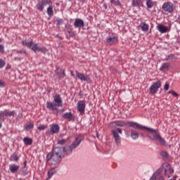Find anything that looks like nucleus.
<instances>
[{"label":"nucleus","mask_w":180,"mask_h":180,"mask_svg":"<svg viewBox=\"0 0 180 180\" xmlns=\"http://www.w3.org/2000/svg\"><path fill=\"white\" fill-rule=\"evenodd\" d=\"M112 124L113 126H118L119 127H124V126H127L128 127H133V129H136L137 130H143V129H146V130L150 131V133L148 134V136L150 137V139H151L152 140H156V141H158L159 143H160V144L165 146V147H171V146L167 144L165 139L161 137V136L160 135V131H158V130L144 127L134 122H124L120 121H115L112 122Z\"/></svg>","instance_id":"f257e3e1"},{"label":"nucleus","mask_w":180,"mask_h":180,"mask_svg":"<svg viewBox=\"0 0 180 180\" xmlns=\"http://www.w3.org/2000/svg\"><path fill=\"white\" fill-rule=\"evenodd\" d=\"M64 148L56 147L53 149V154L49 153L46 156L48 164L50 165H57L61 162V159L64 158Z\"/></svg>","instance_id":"f03ea898"},{"label":"nucleus","mask_w":180,"mask_h":180,"mask_svg":"<svg viewBox=\"0 0 180 180\" xmlns=\"http://www.w3.org/2000/svg\"><path fill=\"white\" fill-rule=\"evenodd\" d=\"M53 102H46V108L50 110H57V108L63 106V98L60 95L54 96Z\"/></svg>","instance_id":"7ed1b4c3"},{"label":"nucleus","mask_w":180,"mask_h":180,"mask_svg":"<svg viewBox=\"0 0 180 180\" xmlns=\"http://www.w3.org/2000/svg\"><path fill=\"white\" fill-rule=\"evenodd\" d=\"M112 133L116 146H117V147H120L122 144V139L120 138V134H122V129L117 128L115 129H112Z\"/></svg>","instance_id":"20e7f679"},{"label":"nucleus","mask_w":180,"mask_h":180,"mask_svg":"<svg viewBox=\"0 0 180 180\" xmlns=\"http://www.w3.org/2000/svg\"><path fill=\"white\" fill-rule=\"evenodd\" d=\"M22 44L28 47V49H31V50H32V51H34V53H36V51H43V49L39 47V45L37 44L33 43V41L25 40L22 41Z\"/></svg>","instance_id":"39448f33"},{"label":"nucleus","mask_w":180,"mask_h":180,"mask_svg":"<svg viewBox=\"0 0 180 180\" xmlns=\"http://www.w3.org/2000/svg\"><path fill=\"white\" fill-rule=\"evenodd\" d=\"M15 115V111H9L8 110H5L4 111L0 112V120H5L8 117V116H13Z\"/></svg>","instance_id":"423d86ee"},{"label":"nucleus","mask_w":180,"mask_h":180,"mask_svg":"<svg viewBox=\"0 0 180 180\" xmlns=\"http://www.w3.org/2000/svg\"><path fill=\"white\" fill-rule=\"evenodd\" d=\"M162 9L165 12H168L169 13H171V12H174V4L169 1L165 3L162 5Z\"/></svg>","instance_id":"0eeeda50"},{"label":"nucleus","mask_w":180,"mask_h":180,"mask_svg":"<svg viewBox=\"0 0 180 180\" xmlns=\"http://www.w3.org/2000/svg\"><path fill=\"white\" fill-rule=\"evenodd\" d=\"M86 106V104H85L84 101H79L77 104V108L78 112H79V113H81V114L85 113Z\"/></svg>","instance_id":"6e6552de"},{"label":"nucleus","mask_w":180,"mask_h":180,"mask_svg":"<svg viewBox=\"0 0 180 180\" xmlns=\"http://www.w3.org/2000/svg\"><path fill=\"white\" fill-rule=\"evenodd\" d=\"M160 88H161V82L158 81L150 87V94H156Z\"/></svg>","instance_id":"1a4fd4ad"},{"label":"nucleus","mask_w":180,"mask_h":180,"mask_svg":"<svg viewBox=\"0 0 180 180\" xmlns=\"http://www.w3.org/2000/svg\"><path fill=\"white\" fill-rule=\"evenodd\" d=\"M76 77L79 79L80 81L84 82L86 81V82H89V76L85 75L84 73L78 72L77 71L75 72Z\"/></svg>","instance_id":"9d476101"},{"label":"nucleus","mask_w":180,"mask_h":180,"mask_svg":"<svg viewBox=\"0 0 180 180\" xmlns=\"http://www.w3.org/2000/svg\"><path fill=\"white\" fill-rule=\"evenodd\" d=\"M172 174H174V170L171 169V166L166 165L165 167V176L169 178Z\"/></svg>","instance_id":"9b49d317"},{"label":"nucleus","mask_w":180,"mask_h":180,"mask_svg":"<svg viewBox=\"0 0 180 180\" xmlns=\"http://www.w3.org/2000/svg\"><path fill=\"white\" fill-rule=\"evenodd\" d=\"M60 131V126L58 124H51L50 126V133L51 134H57Z\"/></svg>","instance_id":"f8f14e48"},{"label":"nucleus","mask_w":180,"mask_h":180,"mask_svg":"<svg viewBox=\"0 0 180 180\" xmlns=\"http://www.w3.org/2000/svg\"><path fill=\"white\" fill-rule=\"evenodd\" d=\"M81 141H82V138L81 136L77 137L75 140V141L72 142V143L70 145L73 150H75L79 144H81Z\"/></svg>","instance_id":"ddd939ff"},{"label":"nucleus","mask_w":180,"mask_h":180,"mask_svg":"<svg viewBox=\"0 0 180 180\" xmlns=\"http://www.w3.org/2000/svg\"><path fill=\"white\" fill-rule=\"evenodd\" d=\"M74 26L75 27H79L81 29V27H84V26H85V22H84V20L79 18H76L74 22Z\"/></svg>","instance_id":"4468645a"},{"label":"nucleus","mask_w":180,"mask_h":180,"mask_svg":"<svg viewBox=\"0 0 180 180\" xmlns=\"http://www.w3.org/2000/svg\"><path fill=\"white\" fill-rule=\"evenodd\" d=\"M116 41H117V38H116V37H108L105 39V43L110 46L115 44Z\"/></svg>","instance_id":"2eb2a0df"},{"label":"nucleus","mask_w":180,"mask_h":180,"mask_svg":"<svg viewBox=\"0 0 180 180\" xmlns=\"http://www.w3.org/2000/svg\"><path fill=\"white\" fill-rule=\"evenodd\" d=\"M64 154L66 155H71L72 154V150H74L72 146H67L63 148Z\"/></svg>","instance_id":"dca6fc26"},{"label":"nucleus","mask_w":180,"mask_h":180,"mask_svg":"<svg viewBox=\"0 0 180 180\" xmlns=\"http://www.w3.org/2000/svg\"><path fill=\"white\" fill-rule=\"evenodd\" d=\"M56 172H57V167H53V168L50 169L48 171L47 178L46 180L50 179L51 178V176H53V175H54V174H56Z\"/></svg>","instance_id":"f3484780"},{"label":"nucleus","mask_w":180,"mask_h":180,"mask_svg":"<svg viewBox=\"0 0 180 180\" xmlns=\"http://www.w3.org/2000/svg\"><path fill=\"white\" fill-rule=\"evenodd\" d=\"M157 29L160 33H167L168 32V27L164 25L160 24L157 26Z\"/></svg>","instance_id":"a211bd4d"},{"label":"nucleus","mask_w":180,"mask_h":180,"mask_svg":"<svg viewBox=\"0 0 180 180\" xmlns=\"http://www.w3.org/2000/svg\"><path fill=\"white\" fill-rule=\"evenodd\" d=\"M63 119H68V120H75V116H74V114H72L71 112H65L63 115Z\"/></svg>","instance_id":"6ab92c4d"},{"label":"nucleus","mask_w":180,"mask_h":180,"mask_svg":"<svg viewBox=\"0 0 180 180\" xmlns=\"http://www.w3.org/2000/svg\"><path fill=\"white\" fill-rule=\"evenodd\" d=\"M169 70V63H162V65L160 68V70L162 71V72H165Z\"/></svg>","instance_id":"aec40b11"},{"label":"nucleus","mask_w":180,"mask_h":180,"mask_svg":"<svg viewBox=\"0 0 180 180\" xmlns=\"http://www.w3.org/2000/svg\"><path fill=\"white\" fill-rule=\"evenodd\" d=\"M140 27H141L142 32H148V29H150V25H148V24H147L146 22H141L140 24Z\"/></svg>","instance_id":"412c9836"},{"label":"nucleus","mask_w":180,"mask_h":180,"mask_svg":"<svg viewBox=\"0 0 180 180\" xmlns=\"http://www.w3.org/2000/svg\"><path fill=\"white\" fill-rule=\"evenodd\" d=\"M9 169L12 174H15V172H18V171H19V166L16 165H10Z\"/></svg>","instance_id":"4be33fe9"},{"label":"nucleus","mask_w":180,"mask_h":180,"mask_svg":"<svg viewBox=\"0 0 180 180\" xmlns=\"http://www.w3.org/2000/svg\"><path fill=\"white\" fill-rule=\"evenodd\" d=\"M56 74H57V75H58V77H59V78H64V77H65V73L64 72V70H63L60 68L56 69Z\"/></svg>","instance_id":"5701e85b"},{"label":"nucleus","mask_w":180,"mask_h":180,"mask_svg":"<svg viewBox=\"0 0 180 180\" xmlns=\"http://www.w3.org/2000/svg\"><path fill=\"white\" fill-rule=\"evenodd\" d=\"M23 143L25 144V146H32L33 140L29 137H25L23 139Z\"/></svg>","instance_id":"b1692460"},{"label":"nucleus","mask_w":180,"mask_h":180,"mask_svg":"<svg viewBox=\"0 0 180 180\" xmlns=\"http://www.w3.org/2000/svg\"><path fill=\"white\" fill-rule=\"evenodd\" d=\"M162 172V169H159L155 172L152 176L150 177V180H155L157 179V176L160 175V174Z\"/></svg>","instance_id":"393cba45"},{"label":"nucleus","mask_w":180,"mask_h":180,"mask_svg":"<svg viewBox=\"0 0 180 180\" xmlns=\"http://www.w3.org/2000/svg\"><path fill=\"white\" fill-rule=\"evenodd\" d=\"M131 137L132 140H137V139H139V132L137 131L132 130L131 131Z\"/></svg>","instance_id":"a878e982"},{"label":"nucleus","mask_w":180,"mask_h":180,"mask_svg":"<svg viewBox=\"0 0 180 180\" xmlns=\"http://www.w3.org/2000/svg\"><path fill=\"white\" fill-rule=\"evenodd\" d=\"M37 8L39 11H41L44 8V3L40 1L37 4Z\"/></svg>","instance_id":"bb28decb"},{"label":"nucleus","mask_w":180,"mask_h":180,"mask_svg":"<svg viewBox=\"0 0 180 180\" xmlns=\"http://www.w3.org/2000/svg\"><path fill=\"white\" fill-rule=\"evenodd\" d=\"M47 13L49 16H53V15H54V12L53 11V6H49L47 8Z\"/></svg>","instance_id":"cd10ccee"},{"label":"nucleus","mask_w":180,"mask_h":180,"mask_svg":"<svg viewBox=\"0 0 180 180\" xmlns=\"http://www.w3.org/2000/svg\"><path fill=\"white\" fill-rule=\"evenodd\" d=\"M11 161H19V156L16 154H13L11 157Z\"/></svg>","instance_id":"c85d7f7f"},{"label":"nucleus","mask_w":180,"mask_h":180,"mask_svg":"<svg viewBox=\"0 0 180 180\" xmlns=\"http://www.w3.org/2000/svg\"><path fill=\"white\" fill-rule=\"evenodd\" d=\"M33 127H34V124L32 122H30L28 124L26 125L25 129L31 130V129H33Z\"/></svg>","instance_id":"c756f323"},{"label":"nucleus","mask_w":180,"mask_h":180,"mask_svg":"<svg viewBox=\"0 0 180 180\" xmlns=\"http://www.w3.org/2000/svg\"><path fill=\"white\" fill-rule=\"evenodd\" d=\"M146 5L148 8H151L153 6H154V2H153V1H147Z\"/></svg>","instance_id":"7c9ffc66"},{"label":"nucleus","mask_w":180,"mask_h":180,"mask_svg":"<svg viewBox=\"0 0 180 180\" xmlns=\"http://www.w3.org/2000/svg\"><path fill=\"white\" fill-rule=\"evenodd\" d=\"M38 130L43 131L46 130L47 129V125L46 124H41L37 127Z\"/></svg>","instance_id":"2f4dec72"},{"label":"nucleus","mask_w":180,"mask_h":180,"mask_svg":"<svg viewBox=\"0 0 180 180\" xmlns=\"http://www.w3.org/2000/svg\"><path fill=\"white\" fill-rule=\"evenodd\" d=\"M174 58H175V56H174V55L171 54L169 55L167 58V61H172V60H174Z\"/></svg>","instance_id":"473e14b6"},{"label":"nucleus","mask_w":180,"mask_h":180,"mask_svg":"<svg viewBox=\"0 0 180 180\" xmlns=\"http://www.w3.org/2000/svg\"><path fill=\"white\" fill-rule=\"evenodd\" d=\"M5 67V60L0 59V68Z\"/></svg>","instance_id":"72a5a7b5"},{"label":"nucleus","mask_w":180,"mask_h":180,"mask_svg":"<svg viewBox=\"0 0 180 180\" xmlns=\"http://www.w3.org/2000/svg\"><path fill=\"white\" fill-rule=\"evenodd\" d=\"M65 143V139H60V140L58 141V144H59L60 146H63Z\"/></svg>","instance_id":"f704fd0d"},{"label":"nucleus","mask_w":180,"mask_h":180,"mask_svg":"<svg viewBox=\"0 0 180 180\" xmlns=\"http://www.w3.org/2000/svg\"><path fill=\"white\" fill-rule=\"evenodd\" d=\"M139 4H140V1H134L132 2L133 6H139Z\"/></svg>","instance_id":"c9c22d12"},{"label":"nucleus","mask_w":180,"mask_h":180,"mask_svg":"<svg viewBox=\"0 0 180 180\" xmlns=\"http://www.w3.org/2000/svg\"><path fill=\"white\" fill-rule=\"evenodd\" d=\"M68 33L70 34V36H74V32H72V30L71 28L68 30Z\"/></svg>","instance_id":"e433bc0d"},{"label":"nucleus","mask_w":180,"mask_h":180,"mask_svg":"<svg viewBox=\"0 0 180 180\" xmlns=\"http://www.w3.org/2000/svg\"><path fill=\"white\" fill-rule=\"evenodd\" d=\"M160 155H162V157H168V153H167V152L165 151H162Z\"/></svg>","instance_id":"4c0bfd02"},{"label":"nucleus","mask_w":180,"mask_h":180,"mask_svg":"<svg viewBox=\"0 0 180 180\" xmlns=\"http://www.w3.org/2000/svg\"><path fill=\"white\" fill-rule=\"evenodd\" d=\"M169 94H172V95H173V96H178V94L174 91H169Z\"/></svg>","instance_id":"58836bf2"},{"label":"nucleus","mask_w":180,"mask_h":180,"mask_svg":"<svg viewBox=\"0 0 180 180\" xmlns=\"http://www.w3.org/2000/svg\"><path fill=\"white\" fill-rule=\"evenodd\" d=\"M164 89L165 91H168L169 89V84H165L164 86Z\"/></svg>","instance_id":"ea45409f"},{"label":"nucleus","mask_w":180,"mask_h":180,"mask_svg":"<svg viewBox=\"0 0 180 180\" xmlns=\"http://www.w3.org/2000/svg\"><path fill=\"white\" fill-rule=\"evenodd\" d=\"M4 45L0 44V53H4Z\"/></svg>","instance_id":"a19ab883"},{"label":"nucleus","mask_w":180,"mask_h":180,"mask_svg":"<svg viewBox=\"0 0 180 180\" xmlns=\"http://www.w3.org/2000/svg\"><path fill=\"white\" fill-rule=\"evenodd\" d=\"M26 169H27V168H25V169H24V168H22V174L23 175H27V171Z\"/></svg>","instance_id":"79ce46f5"},{"label":"nucleus","mask_w":180,"mask_h":180,"mask_svg":"<svg viewBox=\"0 0 180 180\" xmlns=\"http://www.w3.org/2000/svg\"><path fill=\"white\" fill-rule=\"evenodd\" d=\"M0 86H5V83H4L2 81H0Z\"/></svg>","instance_id":"37998d69"},{"label":"nucleus","mask_w":180,"mask_h":180,"mask_svg":"<svg viewBox=\"0 0 180 180\" xmlns=\"http://www.w3.org/2000/svg\"><path fill=\"white\" fill-rule=\"evenodd\" d=\"M111 4H117V5H119V1H111Z\"/></svg>","instance_id":"c03bdc74"},{"label":"nucleus","mask_w":180,"mask_h":180,"mask_svg":"<svg viewBox=\"0 0 180 180\" xmlns=\"http://www.w3.org/2000/svg\"><path fill=\"white\" fill-rule=\"evenodd\" d=\"M23 164H24V167L22 168H24V169H26L27 162L25 161Z\"/></svg>","instance_id":"a18cd8bd"},{"label":"nucleus","mask_w":180,"mask_h":180,"mask_svg":"<svg viewBox=\"0 0 180 180\" xmlns=\"http://www.w3.org/2000/svg\"><path fill=\"white\" fill-rule=\"evenodd\" d=\"M58 112H59V113H63L64 112V109H60Z\"/></svg>","instance_id":"49530a36"},{"label":"nucleus","mask_w":180,"mask_h":180,"mask_svg":"<svg viewBox=\"0 0 180 180\" xmlns=\"http://www.w3.org/2000/svg\"><path fill=\"white\" fill-rule=\"evenodd\" d=\"M71 75L72 77H74V78H75V74H74L72 72H71Z\"/></svg>","instance_id":"de8ad7c7"},{"label":"nucleus","mask_w":180,"mask_h":180,"mask_svg":"<svg viewBox=\"0 0 180 180\" xmlns=\"http://www.w3.org/2000/svg\"><path fill=\"white\" fill-rule=\"evenodd\" d=\"M159 180H165V179H164V177L161 176L159 178Z\"/></svg>","instance_id":"09e8293b"},{"label":"nucleus","mask_w":180,"mask_h":180,"mask_svg":"<svg viewBox=\"0 0 180 180\" xmlns=\"http://www.w3.org/2000/svg\"><path fill=\"white\" fill-rule=\"evenodd\" d=\"M2 127V124L0 123V129Z\"/></svg>","instance_id":"8fccbe9b"},{"label":"nucleus","mask_w":180,"mask_h":180,"mask_svg":"<svg viewBox=\"0 0 180 180\" xmlns=\"http://www.w3.org/2000/svg\"><path fill=\"white\" fill-rule=\"evenodd\" d=\"M96 136H97V137H99V135L98 134V133H96Z\"/></svg>","instance_id":"3c124183"},{"label":"nucleus","mask_w":180,"mask_h":180,"mask_svg":"<svg viewBox=\"0 0 180 180\" xmlns=\"http://www.w3.org/2000/svg\"><path fill=\"white\" fill-rule=\"evenodd\" d=\"M56 5H58V4H56Z\"/></svg>","instance_id":"603ef678"}]
</instances>
